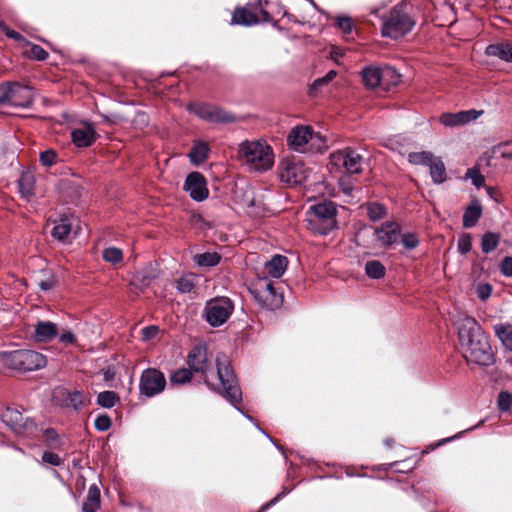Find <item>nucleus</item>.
I'll list each match as a JSON object with an SVG mask.
<instances>
[{"instance_id": "15", "label": "nucleus", "mask_w": 512, "mask_h": 512, "mask_svg": "<svg viewBox=\"0 0 512 512\" xmlns=\"http://www.w3.org/2000/svg\"><path fill=\"white\" fill-rule=\"evenodd\" d=\"M240 202L247 210V213L254 217H261L265 214V204L259 195H256L253 189L246 188L242 191Z\"/></svg>"}, {"instance_id": "18", "label": "nucleus", "mask_w": 512, "mask_h": 512, "mask_svg": "<svg viewBox=\"0 0 512 512\" xmlns=\"http://www.w3.org/2000/svg\"><path fill=\"white\" fill-rule=\"evenodd\" d=\"M184 189L196 201H202L208 197V190L205 186L204 177L198 172H192L188 175Z\"/></svg>"}, {"instance_id": "50", "label": "nucleus", "mask_w": 512, "mask_h": 512, "mask_svg": "<svg viewBox=\"0 0 512 512\" xmlns=\"http://www.w3.org/2000/svg\"><path fill=\"white\" fill-rule=\"evenodd\" d=\"M57 154L54 150H47L40 154V161L45 166H51L55 163Z\"/></svg>"}, {"instance_id": "29", "label": "nucleus", "mask_w": 512, "mask_h": 512, "mask_svg": "<svg viewBox=\"0 0 512 512\" xmlns=\"http://www.w3.org/2000/svg\"><path fill=\"white\" fill-rule=\"evenodd\" d=\"M428 167L434 183L440 184L445 181V166L440 158L434 156L429 162Z\"/></svg>"}, {"instance_id": "61", "label": "nucleus", "mask_w": 512, "mask_h": 512, "mask_svg": "<svg viewBox=\"0 0 512 512\" xmlns=\"http://www.w3.org/2000/svg\"><path fill=\"white\" fill-rule=\"evenodd\" d=\"M343 55H344V51L340 47H337V46L331 47L330 57L336 63H339V58H341Z\"/></svg>"}, {"instance_id": "12", "label": "nucleus", "mask_w": 512, "mask_h": 512, "mask_svg": "<svg viewBox=\"0 0 512 512\" xmlns=\"http://www.w3.org/2000/svg\"><path fill=\"white\" fill-rule=\"evenodd\" d=\"M52 225V237L62 243H70L79 233L78 219L74 216H63Z\"/></svg>"}, {"instance_id": "62", "label": "nucleus", "mask_w": 512, "mask_h": 512, "mask_svg": "<svg viewBox=\"0 0 512 512\" xmlns=\"http://www.w3.org/2000/svg\"><path fill=\"white\" fill-rule=\"evenodd\" d=\"M59 340L64 344H72L75 342V336L72 332L66 331L60 334Z\"/></svg>"}, {"instance_id": "36", "label": "nucleus", "mask_w": 512, "mask_h": 512, "mask_svg": "<svg viewBox=\"0 0 512 512\" xmlns=\"http://www.w3.org/2000/svg\"><path fill=\"white\" fill-rule=\"evenodd\" d=\"M88 401L89 399L83 395L81 391L75 390L66 394L64 404L67 407H72L73 409L77 410L84 406Z\"/></svg>"}, {"instance_id": "56", "label": "nucleus", "mask_w": 512, "mask_h": 512, "mask_svg": "<svg viewBox=\"0 0 512 512\" xmlns=\"http://www.w3.org/2000/svg\"><path fill=\"white\" fill-rule=\"evenodd\" d=\"M30 56L36 60H44L48 56V53L42 47L33 45L30 48Z\"/></svg>"}, {"instance_id": "1", "label": "nucleus", "mask_w": 512, "mask_h": 512, "mask_svg": "<svg viewBox=\"0 0 512 512\" xmlns=\"http://www.w3.org/2000/svg\"><path fill=\"white\" fill-rule=\"evenodd\" d=\"M457 326L460 349L466 361L480 366L493 364L494 355L488 337L477 321L464 316L457 321Z\"/></svg>"}, {"instance_id": "37", "label": "nucleus", "mask_w": 512, "mask_h": 512, "mask_svg": "<svg viewBox=\"0 0 512 512\" xmlns=\"http://www.w3.org/2000/svg\"><path fill=\"white\" fill-rule=\"evenodd\" d=\"M385 267L382 263L376 260L368 261L365 264V273L368 277L373 279H379L385 275Z\"/></svg>"}, {"instance_id": "55", "label": "nucleus", "mask_w": 512, "mask_h": 512, "mask_svg": "<svg viewBox=\"0 0 512 512\" xmlns=\"http://www.w3.org/2000/svg\"><path fill=\"white\" fill-rule=\"evenodd\" d=\"M42 460L43 462L54 466H59L62 463V459L53 452H45L42 456Z\"/></svg>"}, {"instance_id": "31", "label": "nucleus", "mask_w": 512, "mask_h": 512, "mask_svg": "<svg viewBox=\"0 0 512 512\" xmlns=\"http://www.w3.org/2000/svg\"><path fill=\"white\" fill-rule=\"evenodd\" d=\"M100 505V490L96 485L89 487L86 501L83 504V512H96Z\"/></svg>"}, {"instance_id": "64", "label": "nucleus", "mask_w": 512, "mask_h": 512, "mask_svg": "<svg viewBox=\"0 0 512 512\" xmlns=\"http://www.w3.org/2000/svg\"><path fill=\"white\" fill-rule=\"evenodd\" d=\"M340 187H341L342 191L346 195H350L351 194V192H352V185L350 183H346L344 180H340Z\"/></svg>"}, {"instance_id": "33", "label": "nucleus", "mask_w": 512, "mask_h": 512, "mask_svg": "<svg viewBox=\"0 0 512 512\" xmlns=\"http://www.w3.org/2000/svg\"><path fill=\"white\" fill-rule=\"evenodd\" d=\"M401 81V75L392 67L381 68V86L389 87L397 85Z\"/></svg>"}, {"instance_id": "58", "label": "nucleus", "mask_w": 512, "mask_h": 512, "mask_svg": "<svg viewBox=\"0 0 512 512\" xmlns=\"http://www.w3.org/2000/svg\"><path fill=\"white\" fill-rule=\"evenodd\" d=\"M337 73L334 70L329 71L324 77L318 78L314 81V87L323 86L330 81H332L336 77Z\"/></svg>"}, {"instance_id": "52", "label": "nucleus", "mask_w": 512, "mask_h": 512, "mask_svg": "<svg viewBox=\"0 0 512 512\" xmlns=\"http://www.w3.org/2000/svg\"><path fill=\"white\" fill-rule=\"evenodd\" d=\"M471 237L469 235H464L458 240V250L462 254H466L471 250Z\"/></svg>"}, {"instance_id": "9", "label": "nucleus", "mask_w": 512, "mask_h": 512, "mask_svg": "<svg viewBox=\"0 0 512 512\" xmlns=\"http://www.w3.org/2000/svg\"><path fill=\"white\" fill-rule=\"evenodd\" d=\"M234 310L232 301L227 297H216L206 302L204 317L213 327L223 325Z\"/></svg>"}, {"instance_id": "44", "label": "nucleus", "mask_w": 512, "mask_h": 512, "mask_svg": "<svg viewBox=\"0 0 512 512\" xmlns=\"http://www.w3.org/2000/svg\"><path fill=\"white\" fill-rule=\"evenodd\" d=\"M117 396L113 391H104L98 395L97 403L105 408H111L115 405Z\"/></svg>"}, {"instance_id": "47", "label": "nucleus", "mask_w": 512, "mask_h": 512, "mask_svg": "<svg viewBox=\"0 0 512 512\" xmlns=\"http://www.w3.org/2000/svg\"><path fill=\"white\" fill-rule=\"evenodd\" d=\"M465 176L467 179H470L472 181V183L478 188L484 184V181H485L484 177L476 169H473V168L468 169L466 171Z\"/></svg>"}, {"instance_id": "13", "label": "nucleus", "mask_w": 512, "mask_h": 512, "mask_svg": "<svg viewBox=\"0 0 512 512\" xmlns=\"http://www.w3.org/2000/svg\"><path fill=\"white\" fill-rule=\"evenodd\" d=\"M166 386V379L157 369L145 370L140 378V392L147 397H153L161 393Z\"/></svg>"}, {"instance_id": "46", "label": "nucleus", "mask_w": 512, "mask_h": 512, "mask_svg": "<svg viewBox=\"0 0 512 512\" xmlns=\"http://www.w3.org/2000/svg\"><path fill=\"white\" fill-rule=\"evenodd\" d=\"M498 408L501 411H507L512 405V395L506 391H503L498 396Z\"/></svg>"}, {"instance_id": "7", "label": "nucleus", "mask_w": 512, "mask_h": 512, "mask_svg": "<svg viewBox=\"0 0 512 512\" xmlns=\"http://www.w3.org/2000/svg\"><path fill=\"white\" fill-rule=\"evenodd\" d=\"M415 22L401 9L394 8L383 22L382 35L391 39H400L411 32Z\"/></svg>"}, {"instance_id": "30", "label": "nucleus", "mask_w": 512, "mask_h": 512, "mask_svg": "<svg viewBox=\"0 0 512 512\" xmlns=\"http://www.w3.org/2000/svg\"><path fill=\"white\" fill-rule=\"evenodd\" d=\"M19 191L25 199L29 200L33 195L35 178L30 172H24L19 179Z\"/></svg>"}, {"instance_id": "35", "label": "nucleus", "mask_w": 512, "mask_h": 512, "mask_svg": "<svg viewBox=\"0 0 512 512\" xmlns=\"http://www.w3.org/2000/svg\"><path fill=\"white\" fill-rule=\"evenodd\" d=\"M221 257L216 252H205L193 256L194 262L200 267H212L219 263Z\"/></svg>"}, {"instance_id": "60", "label": "nucleus", "mask_w": 512, "mask_h": 512, "mask_svg": "<svg viewBox=\"0 0 512 512\" xmlns=\"http://www.w3.org/2000/svg\"><path fill=\"white\" fill-rule=\"evenodd\" d=\"M0 27L5 34L15 40H21L22 36L14 30L9 29L3 22L0 21Z\"/></svg>"}, {"instance_id": "57", "label": "nucleus", "mask_w": 512, "mask_h": 512, "mask_svg": "<svg viewBox=\"0 0 512 512\" xmlns=\"http://www.w3.org/2000/svg\"><path fill=\"white\" fill-rule=\"evenodd\" d=\"M500 269L506 277H512V257H505L501 264Z\"/></svg>"}, {"instance_id": "39", "label": "nucleus", "mask_w": 512, "mask_h": 512, "mask_svg": "<svg viewBox=\"0 0 512 512\" xmlns=\"http://www.w3.org/2000/svg\"><path fill=\"white\" fill-rule=\"evenodd\" d=\"M103 259L113 265L120 263L123 260V252L116 247H107L102 252Z\"/></svg>"}, {"instance_id": "3", "label": "nucleus", "mask_w": 512, "mask_h": 512, "mask_svg": "<svg viewBox=\"0 0 512 512\" xmlns=\"http://www.w3.org/2000/svg\"><path fill=\"white\" fill-rule=\"evenodd\" d=\"M287 145L299 153L321 152L327 148L325 137L314 132L309 125L293 127L287 136Z\"/></svg>"}, {"instance_id": "51", "label": "nucleus", "mask_w": 512, "mask_h": 512, "mask_svg": "<svg viewBox=\"0 0 512 512\" xmlns=\"http://www.w3.org/2000/svg\"><path fill=\"white\" fill-rule=\"evenodd\" d=\"M491 292H492V287L488 283H481L476 288L477 296L481 300L488 299L490 297V295H491Z\"/></svg>"}, {"instance_id": "43", "label": "nucleus", "mask_w": 512, "mask_h": 512, "mask_svg": "<svg viewBox=\"0 0 512 512\" xmlns=\"http://www.w3.org/2000/svg\"><path fill=\"white\" fill-rule=\"evenodd\" d=\"M367 214L372 221H377L384 218L386 209L378 203H372L367 206Z\"/></svg>"}, {"instance_id": "10", "label": "nucleus", "mask_w": 512, "mask_h": 512, "mask_svg": "<svg viewBox=\"0 0 512 512\" xmlns=\"http://www.w3.org/2000/svg\"><path fill=\"white\" fill-rule=\"evenodd\" d=\"M362 164V156L350 148L336 151L330 156V165L348 174L360 173Z\"/></svg>"}, {"instance_id": "26", "label": "nucleus", "mask_w": 512, "mask_h": 512, "mask_svg": "<svg viewBox=\"0 0 512 512\" xmlns=\"http://www.w3.org/2000/svg\"><path fill=\"white\" fill-rule=\"evenodd\" d=\"M486 54L512 62V46L508 43L491 44L486 48Z\"/></svg>"}, {"instance_id": "38", "label": "nucleus", "mask_w": 512, "mask_h": 512, "mask_svg": "<svg viewBox=\"0 0 512 512\" xmlns=\"http://www.w3.org/2000/svg\"><path fill=\"white\" fill-rule=\"evenodd\" d=\"M197 282L196 276L193 274H186L180 277L177 281V289L181 293H189L193 290Z\"/></svg>"}, {"instance_id": "24", "label": "nucleus", "mask_w": 512, "mask_h": 512, "mask_svg": "<svg viewBox=\"0 0 512 512\" xmlns=\"http://www.w3.org/2000/svg\"><path fill=\"white\" fill-rule=\"evenodd\" d=\"M362 81L366 88L374 89L381 86V68L377 66H367L361 72Z\"/></svg>"}, {"instance_id": "16", "label": "nucleus", "mask_w": 512, "mask_h": 512, "mask_svg": "<svg viewBox=\"0 0 512 512\" xmlns=\"http://www.w3.org/2000/svg\"><path fill=\"white\" fill-rule=\"evenodd\" d=\"M2 417L3 421L19 434L32 433L36 430L34 422L30 419L24 420L22 414L15 409H7Z\"/></svg>"}, {"instance_id": "41", "label": "nucleus", "mask_w": 512, "mask_h": 512, "mask_svg": "<svg viewBox=\"0 0 512 512\" xmlns=\"http://www.w3.org/2000/svg\"><path fill=\"white\" fill-rule=\"evenodd\" d=\"M192 378L191 369L181 368L176 370L171 376L170 381L172 384L182 385L189 382Z\"/></svg>"}, {"instance_id": "25", "label": "nucleus", "mask_w": 512, "mask_h": 512, "mask_svg": "<svg viewBox=\"0 0 512 512\" xmlns=\"http://www.w3.org/2000/svg\"><path fill=\"white\" fill-rule=\"evenodd\" d=\"M482 215V206L478 200H473L466 208L463 215V225L466 228H471L476 225L477 221Z\"/></svg>"}, {"instance_id": "4", "label": "nucleus", "mask_w": 512, "mask_h": 512, "mask_svg": "<svg viewBox=\"0 0 512 512\" xmlns=\"http://www.w3.org/2000/svg\"><path fill=\"white\" fill-rule=\"evenodd\" d=\"M336 206L332 202L313 205L307 211L308 228L318 234H327L336 227Z\"/></svg>"}, {"instance_id": "28", "label": "nucleus", "mask_w": 512, "mask_h": 512, "mask_svg": "<svg viewBox=\"0 0 512 512\" xmlns=\"http://www.w3.org/2000/svg\"><path fill=\"white\" fill-rule=\"evenodd\" d=\"M232 24L250 26L258 23L257 16L245 8H237L234 11Z\"/></svg>"}, {"instance_id": "42", "label": "nucleus", "mask_w": 512, "mask_h": 512, "mask_svg": "<svg viewBox=\"0 0 512 512\" xmlns=\"http://www.w3.org/2000/svg\"><path fill=\"white\" fill-rule=\"evenodd\" d=\"M434 155L430 152H414L408 156V161L413 165H427L431 161Z\"/></svg>"}, {"instance_id": "11", "label": "nucleus", "mask_w": 512, "mask_h": 512, "mask_svg": "<svg viewBox=\"0 0 512 512\" xmlns=\"http://www.w3.org/2000/svg\"><path fill=\"white\" fill-rule=\"evenodd\" d=\"M309 175V170L304 167L301 160L285 158L280 164V179L289 185L302 184Z\"/></svg>"}, {"instance_id": "53", "label": "nucleus", "mask_w": 512, "mask_h": 512, "mask_svg": "<svg viewBox=\"0 0 512 512\" xmlns=\"http://www.w3.org/2000/svg\"><path fill=\"white\" fill-rule=\"evenodd\" d=\"M110 426H111V420L106 415L98 416L95 420V427L99 431H106L110 428Z\"/></svg>"}, {"instance_id": "54", "label": "nucleus", "mask_w": 512, "mask_h": 512, "mask_svg": "<svg viewBox=\"0 0 512 512\" xmlns=\"http://www.w3.org/2000/svg\"><path fill=\"white\" fill-rule=\"evenodd\" d=\"M159 333V328L157 326H148L142 329V340L150 341L154 339Z\"/></svg>"}, {"instance_id": "8", "label": "nucleus", "mask_w": 512, "mask_h": 512, "mask_svg": "<svg viewBox=\"0 0 512 512\" xmlns=\"http://www.w3.org/2000/svg\"><path fill=\"white\" fill-rule=\"evenodd\" d=\"M250 292L261 306L269 310L277 309L282 305V297L275 292L273 282L266 276L258 277L252 283Z\"/></svg>"}, {"instance_id": "23", "label": "nucleus", "mask_w": 512, "mask_h": 512, "mask_svg": "<svg viewBox=\"0 0 512 512\" xmlns=\"http://www.w3.org/2000/svg\"><path fill=\"white\" fill-rule=\"evenodd\" d=\"M56 324L50 321H39L35 326L34 338L38 342H49L57 335Z\"/></svg>"}, {"instance_id": "14", "label": "nucleus", "mask_w": 512, "mask_h": 512, "mask_svg": "<svg viewBox=\"0 0 512 512\" xmlns=\"http://www.w3.org/2000/svg\"><path fill=\"white\" fill-rule=\"evenodd\" d=\"M400 235V225L395 221H388L374 228L373 242L379 247L390 248L398 242Z\"/></svg>"}, {"instance_id": "2", "label": "nucleus", "mask_w": 512, "mask_h": 512, "mask_svg": "<svg viewBox=\"0 0 512 512\" xmlns=\"http://www.w3.org/2000/svg\"><path fill=\"white\" fill-rule=\"evenodd\" d=\"M238 160L250 170L266 172L274 165L272 147L263 139L245 140L237 149Z\"/></svg>"}, {"instance_id": "5", "label": "nucleus", "mask_w": 512, "mask_h": 512, "mask_svg": "<svg viewBox=\"0 0 512 512\" xmlns=\"http://www.w3.org/2000/svg\"><path fill=\"white\" fill-rule=\"evenodd\" d=\"M46 363L44 355L32 350L0 353V364L12 369L33 371L45 367Z\"/></svg>"}, {"instance_id": "34", "label": "nucleus", "mask_w": 512, "mask_h": 512, "mask_svg": "<svg viewBox=\"0 0 512 512\" xmlns=\"http://www.w3.org/2000/svg\"><path fill=\"white\" fill-rule=\"evenodd\" d=\"M208 152V145L204 142L198 141L194 144L192 151L189 153V158L192 163L198 165L206 160Z\"/></svg>"}, {"instance_id": "21", "label": "nucleus", "mask_w": 512, "mask_h": 512, "mask_svg": "<svg viewBox=\"0 0 512 512\" xmlns=\"http://www.w3.org/2000/svg\"><path fill=\"white\" fill-rule=\"evenodd\" d=\"M188 365L194 372L205 373L208 366V352L203 345L195 346L188 355Z\"/></svg>"}, {"instance_id": "32", "label": "nucleus", "mask_w": 512, "mask_h": 512, "mask_svg": "<svg viewBox=\"0 0 512 512\" xmlns=\"http://www.w3.org/2000/svg\"><path fill=\"white\" fill-rule=\"evenodd\" d=\"M494 332L502 344L512 351V325L497 324L494 326Z\"/></svg>"}, {"instance_id": "6", "label": "nucleus", "mask_w": 512, "mask_h": 512, "mask_svg": "<svg viewBox=\"0 0 512 512\" xmlns=\"http://www.w3.org/2000/svg\"><path fill=\"white\" fill-rule=\"evenodd\" d=\"M217 376L220 382L218 391L223 394L231 403H236L241 399V391L237 385V381L232 368L225 356L218 357L217 360Z\"/></svg>"}, {"instance_id": "49", "label": "nucleus", "mask_w": 512, "mask_h": 512, "mask_svg": "<svg viewBox=\"0 0 512 512\" xmlns=\"http://www.w3.org/2000/svg\"><path fill=\"white\" fill-rule=\"evenodd\" d=\"M12 84L3 83L0 85V103L10 105Z\"/></svg>"}, {"instance_id": "48", "label": "nucleus", "mask_w": 512, "mask_h": 512, "mask_svg": "<svg viewBox=\"0 0 512 512\" xmlns=\"http://www.w3.org/2000/svg\"><path fill=\"white\" fill-rule=\"evenodd\" d=\"M211 108V105H208V104H202V103H198V104H190L188 106V110L195 114L196 116H198L199 118L203 119L204 118V114H207L208 110Z\"/></svg>"}, {"instance_id": "59", "label": "nucleus", "mask_w": 512, "mask_h": 512, "mask_svg": "<svg viewBox=\"0 0 512 512\" xmlns=\"http://www.w3.org/2000/svg\"><path fill=\"white\" fill-rule=\"evenodd\" d=\"M338 27L343 30L344 33L349 34L352 31V22L350 18L339 17Z\"/></svg>"}, {"instance_id": "27", "label": "nucleus", "mask_w": 512, "mask_h": 512, "mask_svg": "<svg viewBox=\"0 0 512 512\" xmlns=\"http://www.w3.org/2000/svg\"><path fill=\"white\" fill-rule=\"evenodd\" d=\"M203 120L213 123H231L235 121V116L215 106H211L207 114H204Z\"/></svg>"}, {"instance_id": "45", "label": "nucleus", "mask_w": 512, "mask_h": 512, "mask_svg": "<svg viewBox=\"0 0 512 512\" xmlns=\"http://www.w3.org/2000/svg\"><path fill=\"white\" fill-rule=\"evenodd\" d=\"M402 245L408 249H415L419 245V238L417 234L412 232H406L400 235Z\"/></svg>"}, {"instance_id": "63", "label": "nucleus", "mask_w": 512, "mask_h": 512, "mask_svg": "<svg viewBox=\"0 0 512 512\" xmlns=\"http://www.w3.org/2000/svg\"><path fill=\"white\" fill-rule=\"evenodd\" d=\"M55 284V280L54 278H49L47 280H44V281H40L39 282V287L42 289V290H49L51 289Z\"/></svg>"}, {"instance_id": "17", "label": "nucleus", "mask_w": 512, "mask_h": 512, "mask_svg": "<svg viewBox=\"0 0 512 512\" xmlns=\"http://www.w3.org/2000/svg\"><path fill=\"white\" fill-rule=\"evenodd\" d=\"M481 114L482 111L474 109L460 111L457 113H443L440 116L439 121L446 127H459L476 120Z\"/></svg>"}, {"instance_id": "40", "label": "nucleus", "mask_w": 512, "mask_h": 512, "mask_svg": "<svg viewBox=\"0 0 512 512\" xmlns=\"http://www.w3.org/2000/svg\"><path fill=\"white\" fill-rule=\"evenodd\" d=\"M499 243V236L495 233H485L482 237V250L485 253H489L496 249Z\"/></svg>"}, {"instance_id": "20", "label": "nucleus", "mask_w": 512, "mask_h": 512, "mask_svg": "<svg viewBox=\"0 0 512 512\" xmlns=\"http://www.w3.org/2000/svg\"><path fill=\"white\" fill-rule=\"evenodd\" d=\"M71 136L73 143L77 147H88L92 145L97 138L95 128L90 123H84L80 127L74 129Z\"/></svg>"}, {"instance_id": "19", "label": "nucleus", "mask_w": 512, "mask_h": 512, "mask_svg": "<svg viewBox=\"0 0 512 512\" xmlns=\"http://www.w3.org/2000/svg\"><path fill=\"white\" fill-rule=\"evenodd\" d=\"M11 93L10 106L29 107L34 100V93L29 86L14 83Z\"/></svg>"}, {"instance_id": "22", "label": "nucleus", "mask_w": 512, "mask_h": 512, "mask_svg": "<svg viewBox=\"0 0 512 512\" xmlns=\"http://www.w3.org/2000/svg\"><path fill=\"white\" fill-rule=\"evenodd\" d=\"M288 266V260L285 256L282 255H274L269 261H267L264 265V274L265 276H270L272 278H280L286 271Z\"/></svg>"}]
</instances>
